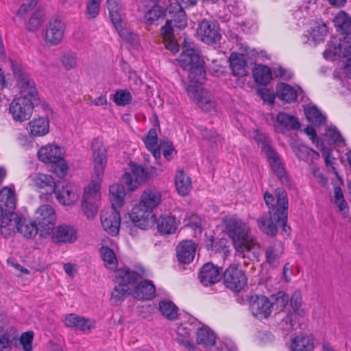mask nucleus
<instances>
[{
	"mask_svg": "<svg viewBox=\"0 0 351 351\" xmlns=\"http://www.w3.org/2000/svg\"><path fill=\"white\" fill-rule=\"evenodd\" d=\"M55 193L58 201L64 206L74 204L79 197L76 189L64 181L54 182L51 176H45V195Z\"/></svg>",
	"mask_w": 351,
	"mask_h": 351,
	"instance_id": "1a4fd4ad",
	"label": "nucleus"
},
{
	"mask_svg": "<svg viewBox=\"0 0 351 351\" xmlns=\"http://www.w3.org/2000/svg\"><path fill=\"white\" fill-rule=\"evenodd\" d=\"M65 25L58 18L51 19L49 23V27L45 32V37L51 45H56L60 43L63 38Z\"/></svg>",
	"mask_w": 351,
	"mask_h": 351,
	"instance_id": "5701e85b",
	"label": "nucleus"
},
{
	"mask_svg": "<svg viewBox=\"0 0 351 351\" xmlns=\"http://www.w3.org/2000/svg\"><path fill=\"white\" fill-rule=\"evenodd\" d=\"M44 12L42 9H38L30 17L27 29L29 32L38 30L43 23Z\"/></svg>",
	"mask_w": 351,
	"mask_h": 351,
	"instance_id": "3c124183",
	"label": "nucleus"
},
{
	"mask_svg": "<svg viewBox=\"0 0 351 351\" xmlns=\"http://www.w3.org/2000/svg\"><path fill=\"white\" fill-rule=\"evenodd\" d=\"M176 341L189 350H195V345L192 341V332L190 328L180 325L178 326Z\"/></svg>",
	"mask_w": 351,
	"mask_h": 351,
	"instance_id": "473e14b6",
	"label": "nucleus"
},
{
	"mask_svg": "<svg viewBox=\"0 0 351 351\" xmlns=\"http://www.w3.org/2000/svg\"><path fill=\"white\" fill-rule=\"evenodd\" d=\"M169 12L173 14L171 19L167 21L161 29V34L163 43L167 49L172 53H176L179 50L178 45L174 38L173 28L182 29L187 25V20L184 9L180 8L176 3H169L167 6Z\"/></svg>",
	"mask_w": 351,
	"mask_h": 351,
	"instance_id": "0eeeda50",
	"label": "nucleus"
},
{
	"mask_svg": "<svg viewBox=\"0 0 351 351\" xmlns=\"http://www.w3.org/2000/svg\"><path fill=\"white\" fill-rule=\"evenodd\" d=\"M291 306L295 314L300 317H305L308 313V309L303 306L302 304V295L300 292H294L290 298Z\"/></svg>",
	"mask_w": 351,
	"mask_h": 351,
	"instance_id": "de8ad7c7",
	"label": "nucleus"
},
{
	"mask_svg": "<svg viewBox=\"0 0 351 351\" xmlns=\"http://www.w3.org/2000/svg\"><path fill=\"white\" fill-rule=\"evenodd\" d=\"M59 60L62 67L66 71L77 68V57L75 52L71 50L60 53Z\"/></svg>",
	"mask_w": 351,
	"mask_h": 351,
	"instance_id": "4c0bfd02",
	"label": "nucleus"
},
{
	"mask_svg": "<svg viewBox=\"0 0 351 351\" xmlns=\"http://www.w3.org/2000/svg\"><path fill=\"white\" fill-rule=\"evenodd\" d=\"M223 282L227 288L239 292L247 285V278L239 265L231 264L223 272Z\"/></svg>",
	"mask_w": 351,
	"mask_h": 351,
	"instance_id": "4468645a",
	"label": "nucleus"
},
{
	"mask_svg": "<svg viewBox=\"0 0 351 351\" xmlns=\"http://www.w3.org/2000/svg\"><path fill=\"white\" fill-rule=\"evenodd\" d=\"M276 95L281 99L287 103H291L297 99V92L291 86L280 83L276 87Z\"/></svg>",
	"mask_w": 351,
	"mask_h": 351,
	"instance_id": "58836bf2",
	"label": "nucleus"
},
{
	"mask_svg": "<svg viewBox=\"0 0 351 351\" xmlns=\"http://www.w3.org/2000/svg\"><path fill=\"white\" fill-rule=\"evenodd\" d=\"M265 261L270 267L276 269L284 253V245L280 241L275 240L267 245L265 249Z\"/></svg>",
	"mask_w": 351,
	"mask_h": 351,
	"instance_id": "412c9836",
	"label": "nucleus"
},
{
	"mask_svg": "<svg viewBox=\"0 0 351 351\" xmlns=\"http://www.w3.org/2000/svg\"><path fill=\"white\" fill-rule=\"evenodd\" d=\"M144 143L146 148L152 152L153 156L157 161V164L160 166L159 160L160 159V146L158 144V134L155 129H151L146 137H145Z\"/></svg>",
	"mask_w": 351,
	"mask_h": 351,
	"instance_id": "7c9ffc66",
	"label": "nucleus"
},
{
	"mask_svg": "<svg viewBox=\"0 0 351 351\" xmlns=\"http://www.w3.org/2000/svg\"><path fill=\"white\" fill-rule=\"evenodd\" d=\"M16 197L14 191L8 187L0 191V215L14 214Z\"/></svg>",
	"mask_w": 351,
	"mask_h": 351,
	"instance_id": "393cba45",
	"label": "nucleus"
},
{
	"mask_svg": "<svg viewBox=\"0 0 351 351\" xmlns=\"http://www.w3.org/2000/svg\"><path fill=\"white\" fill-rule=\"evenodd\" d=\"M17 232L25 238L32 239L38 232V225L36 222L27 219L24 217H19L18 221Z\"/></svg>",
	"mask_w": 351,
	"mask_h": 351,
	"instance_id": "2f4dec72",
	"label": "nucleus"
},
{
	"mask_svg": "<svg viewBox=\"0 0 351 351\" xmlns=\"http://www.w3.org/2000/svg\"><path fill=\"white\" fill-rule=\"evenodd\" d=\"M256 91L257 94L265 102L271 105L274 104L275 97L273 92L266 88H258Z\"/></svg>",
	"mask_w": 351,
	"mask_h": 351,
	"instance_id": "69168bd1",
	"label": "nucleus"
},
{
	"mask_svg": "<svg viewBox=\"0 0 351 351\" xmlns=\"http://www.w3.org/2000/svg\"><path fill=\"white\" fill-rule=\"evenodd\" d=\"M17 346V335H12L8 330L0 331V351H11V344Z\"/></svg>",
	"mask_w": 351,
	"mask_h": 351,
	"instance_id": "09e8293b",
	"label": "nucleus"
},
{
	"mask_svg": "<svg viewBox=\"0 0 351 351\" xmlns=\"http://www.w3.org/2000/svg\"><path fill=\"white\" fill-rule=\"evenodd\" d=\"M34 104L31 99L18 97L14 99L10 104V113L14 120L24 121L28 120L33 112Z\"/></svg>",
	"mask_w": 351,
	"mask_h": 351,
	"instance_id": "2eb2a0df",
	"label": "nucleus"
},
{
	"mask_svg": "<svg viewBox=\"0 0 351 351\" xmlns=\"http://www.w3.org/2000/svg\"><path fill=\"white\" fill-rule=\"evenodd\" d=\"M277 122L282 127L289 130H298L300 128V123L298 119L292 115L285 112H279L276 116Z\"/></svg>",
	"mask_w": 351,
	"mask_h": 351,
	"instance_id": "79ce46f5",
	"label": "nucleus"
},
{
	"mask_svg": "<svg viewBox=\"0 0 351 351\" xmlns=\"http://www.w3.org/2000/svg\"><path fill=\"white\" fill-rule=\"evenodd\" d=\"M56 216L52 206H45V234L53 243H73L78 238L76 229L71 226L63 224L56 226Z\"/></svg>",
	"mask_w": 351,
	"mask_h": 351,
	"instance_id": "39448f33",
	"label": "nucleus"
},
{
	"mask_svg": "<svg viewBox=\"0 0 351 351\" xmlns=\"http://www.w3.org/2000/svg\"><path fill=\"white\" fill-rule=\"evenodd\" d=\"M145 275L143 269L138 271H132L128 268H121L114 272V282L118 285L113 289L110 302L114 306L120 305L122 302L130 295L132 291L128 287L134 285Z\"/></svg>",
	"mask_w": 351,
	"mask_h": 351,
	"instance_id": "423d86ee",
	"label": "nucleus"
},
{
	"mask_svg": "<svg viewBox=\"0 0 351 351\" xmlns=\"http://www.w3.org/2000/svg\"><path fill=\"white\" fill-rule=\"evenodd\" d=\"M223 269L221 267L215 265L212 263H207L202 267L198 278L201 283L204 286H210L221 278Z\"/></svg>",
	"mask_w": 351,
	"mask_h": 351,
	"instance_id": "aec40b11",
	"label": "nucleus"
},
{
	"mask_svg": "<svg viewBox=\"0 0 351 351\" xmlns=\"http://www.w3.org/2000/svg\"><path fill=\"white\" fill-rule=\"evenodd\" d=\"M155 295V286L151 280H148L141 281L132 291L133 297L140 300H152Z\"/></svg>",
	"mask_w": 351,
	"mask_h": 351,
	"instance_id": "a878e982",
	"label": "nucleus"
},
{
	"mask_svg": "<svg viewBox=\"0 0 351 351\" xmlns=\"http://www.w3.org/2000/svg\"><path fill=\"white\" fill-rule=\"evenodd\" d=\"M156 223L158 231L165 234H173L177 229L176 218L169 215H161Z\"/></svg>",
	"mask_w": 351,
	"mask_h": 351,
	"instance_id": "72a5a7b5",
	"label": "nucleus"
},
{
	"mask_svg": "<svg viewBox=\"0 0 351 351\" xmlns=\"http://www.w3.org/2000/svg\"><path fill=\"white\" fill-rule=\"evenodd\" d=\"M0 232L1 235L8 237L14 232L15 229H18V221L19 217L16 214H8L0 215Z\"/></svg>",
	"mask_w": 351,
	"mask_h": 351,
	"instance_id": "c756f323",
	"label": "nucleus"
},
{
	"mask_svg": "<svg viewBox=\"0 0 351 351\" xmlns=\"http://www.w3.org/2000/svg\"><path fill=\"white\" fill-rule=\"evenodd\" d=\"M326 136L335 143H340L343 141L340 133L336 128H330L326 130Z\"/></svg>",
	"mask_w": 351,
	"mask_h": 351,
	"instance_id": "338daca9",
	"label": "nucleus"
},
{
	"mask_svg": "<svg viewBox=\"0 0 351 351\" xmlns=\"http://www.w3.org/2000/svg\"><path fill=\"white\" fill-rule=\"evenodd\" d=\"M92 155L94 165V176L101 180L107 163L106 148L101 141L92 143Z\"/></svg>",
	"mask_w": 351,
	"mask_h": 351,
	"instance_id": "dca6fc26",
	"label": "nucleus"
},
{
	"mask_svg": "<svg viewBox=\"0 0 351 351\" xmlns=\"http://www.w3.org/2000/svg\"><path fill=\"white\" fill-rule=\"evenodd\" d=\"M155 3L151 8L148 9L144 15L145 23L148 25L158 24L162 21L165 16L167 3L169 0H154Z\"/></svg>",
	"mask_w": 351,
	"mask_h": 351,
	"instance_id": "4be33fe9",
	"label": "nucleus"
},
{
	"mask_svg": "<svg viewBox=\"0 0 351 351\" xmlns=\"http://www.w3.org/2000/svg\"><path fill=\"white\" fill-rule=\"evenodd\" d=\"M290 351H313L314 339L311 335L300 334L291 340Z\"/></svg>",
	"mask_w": 351,
	"mask_h": 351,
	"instance_id": "cd10ccee",
	"label": "nucleus"
},
{
	"mask_svg": "<svg viewBox=\"0 0 351 351\" xmlns=\"http://www.w3.org/2000/svg\"><path fill=\"white\" fill-rule=\"evenodd\" d=\"M110 199L112 208L119 209L124 202L125 192L121 184H114L109 188Z\"/></svg>",
	"mask_w": 351,
	"mask_h": 351,
	"instance_id": "c9c22d12",
	"label": "nucleus"
},
{
	"mask_svg": "<svg viewBox=\"0 0 351 351\" xmlns=\"http://www.w3.org/2000/svg\"><path fill=\"white\" fill-rule=\"evenodd\" d=\"M30 134L34 136L44 135V119L39 117L29 122Z\"/></svg>",
	"mask_w": 351,
	"mask_h": 351,
	"instance_id": "4d7b16f0",
	"label": "nucleus"
},
{
	"mask_svg": "<svg viewBox=\"0 0 351 351\" xmlns=\"http://www.w3.org/2000/svg\"><path fill=\"white\" fill-rule=\"evenodd\" d=\"M178 62L184 70L189 71V84L186 87L188 96L204 111L215 110V102L212 99L210 93L202 86L206 72L204 61L201 59L197 50L185 47Z\"/></svg>",
	"mask_w": 351,
	"mask_h": 351,
	"instance_id": "f257e3e1",
	"label": "nucleus"
},
{
	"mask_svg": "<svg viewBox=\"0 0 351 351\" xmlns=\"http://www.w3.org/2000/svg\"><path fill=\"white\" fill-rule=\"evenodd\" d=\"M346 37H343L345 40ZM351 53V45H348L342 38H334L330 42L328 47L324 52V56L326 59H332L335 56H346Z\"/></svg>",
	"mask_w": 351,
	"mask_h": 351,
	"instance_id": "b1692460",
	"label": "nucleus"
},
{
	"mask_svg": "<svg viewBox=\"0 0 351 351\" xmlns=\"http://www.w3.org/2000/svg\"><path fill=\"white\" fill-rule=\"evenodd\" d=\"M129 166L131 172H125L123 176V180L132 191L143 184H145L149 179L158 176L163 171L161 165L158 168L152 166L145 168L141 165L131 161Z\"/></svg>",
	"mask_w": 351,
	"mask_h": 351,
	"instance_id": "6e6552de",
	"label": "nucleus"
},
{
	"mask_svg": "<svg viewBox=\"0 0 351 351\" xmlns=\"http://www.w3.org/2000/svg\"><path fill=\"white\" fill-rule=\"evenodd\" d=\"M273 302L265 295H254L250 300V309L258 319L268 318L272 311Z\"/></svg>",
	"mask_w": 351,
	"mask_h": 351,
	"instance_id": "f3484780",
	"label": "nucleus"
},
{
	"mask_svg": "<svg viewBox=\"0 0 351 351\" xmlns=\"http://www.w3.org/2000/svg\"><path fill=\"white\" fill-rule=\"evenodd\" d=\"M252 75L254 81L259 84L267 85L272 79L270 68L263 64H258L254 66Z\"/></svg>",
	"mask_w": 351,
	"mask_h": 351,
	"instance_id": "e433bc0d",
	"label": "nucleus"
},
{
	"mask_svg": "<svg viewBox=\"0 0 351 351\" xmlns=\"http://www.w3.org/2000/svg\"><path fill=\"white\" fill-rule=\"evenodd\" d=\"M162 201V194L154 188H146L142 193L138 204L133 207L130 218L141 229L145 230L156 221L154 210Z\"/></svg>",
	"mask_w": 351,
	"mask_h": 351,
	"instance_id": "7ed1b4c3",
	"label": "nucleus"
},
{
	"mask_svg": "<svg viewBox=\"0 0 351 351\" xmlns=\"http://www.w3.org/2000/svg\"><path fill=\"white\" fill-rule=\"evenodd\" d=\"M277 197L275 212L269 210L267 215L257 219L259 229L269 236H275L278 230L276 225L282 227L285 232H287V222L288 215V198L287 192L282 189L276 190Z\"/></svg>",
	"mask_w": 351,
	"mask_h": 351,
	"instance_id": "20e7f679",
	"label": "nucleus"
},
{
	"mask_svg": "<svg viewBox=\"0 0 351 351\" xmlns=\"http://www.w3.org/2000/svg\"><path fill=\"white\" fill-rule=\"evenodd\" d=\"M14 77L17 80V85L20 89L19 97L31 99L33 102L38 101V91L35 86V82L23 71L20 65L10 60Z\"/></svg>",
	"mask_w": 351,
	"mask_h": 351,
	"instance_id": "ddd939ff",
	"label": "nucleus"
},
{
	"mask_svg": "<svg viewBox=\"0 0 351 351\" xmlns=\"http://www.w3.org/2000/svg\"><path fill=\"white\" fill-rule=\"evenodd\" d=\"M64 154V148L57 144L45 146V159L51 164L50 171L60 178L65 177L69 170Z\"/></svg>",
	"mask_w": 351,
	"mask_h": 351,
	"instance_id": "f8f14e48",
	"label": "nucleus"
},
{
	"mask_svg": "<svg viewBox=\"0 0 351 351\" xmlns=\"http://www.w3.org/2000/svg\"><path fill=\"white\" fill-rule=\"evenodd\" d=\"M281 318L280 325L285 330H290L294 326V321L293 319V314L291 312H281L278 314Z\"/></svg>",
	"mask_w": 351,
	"mask_h": 351,
	"instance_id": "052dcab7",
	"label": "nucleus"
},
{
	"mask_svg": "<svg viewBox=\"0 0 351 351\" xmlns=\"http://www.w3.org/2000/svg\"><path fill=\"white\" fill-rule=\"evenodd\" d=\"M228 236L233 241L237 252L243 257L258 258L261 252L260 244L252 237L249 226L241 219L229 217L224 220Z\"/></svg>",
	"mask_w": 351,
	"mask_h": 351,
	"instance_id": "f03ea898",
	"label": "nucleus"
},
{
	"mask_svg": "<svg viewBox=\"0 0 351 351\" xmlns=\"http://www.w3.org/2000/svg\"><path fill=\"white\" fill-rule=\"evenodd\" d=\"M100 252L106 266L110 269H115L117 266V260L114 252L108 247L103 246L100 249Z\"/></svg>",
	"mask_w": 351,
	"mask_h": 351,
	"instance_id": "8fccbe9b",
	"label": "nucleus"
},
{
	"mask_svg": "<svg viewBox=\"0 0 351 351\" xmlns=\"http://www.w3.org/2000/svg\"><path fill=\"white\" fill-rule=\"evenodd\" d=\"M95 177L90 183L84 188L82 209L88 219H93L97 215L98 204L100 200V182Z\"/></svg>",
	"mask_w": 351,
	"mask_h": 351,
	"instance_id": "9d476101",
	"label": "nucleus"
},
{
	"mask_svg": "<svg viewBox=\"0 0 351 351\" xmlns=\"http://www.w3.org/2000/svg\"><path fill=\"white\" fill-rule=\"evenodd\" d=\"M293 151L298 159L305 161H308L310 158L312 160H317L319 157L318 152L302 145L293 147Z\"/></svg>",
	"mask_w": 351,
	"mask_h": 351,
	"instance_id": "37998d69",
	"label": "nucleus"
},
{
	"mask_svg": "<svg viewBox=\"0 0 351 351\" xmlns=\"http://www.w3.org/2000/svg\"><path fill=\"white\" fill-rule=\"evenodd\" d=\"M269 300L273 302V306L276 304L278 308H284L290 300L289 295L282 291L271 295Z\"/></svg>",
	"mask_w": 351,
	"mask_h": 351,
	"instance_id": "bf43d9fd",
	"label": "nucleus"
},
{
	"mask_svg": "<svg viewBox=\"0 0 351 351\" xmlns=\"http://www.w3.org/2000/svg\"><path fill=\"white\" fill-rule=\"evenodd\" d=\"M328 34V27L326 23H317L311 29V35L315 42L324 40Z\"/></svg>",
	"mask_w": 351,
	"mask_h": 351,
	"instance_id": "6e6d98bb",
	"label": "nucleus"
},
{
	"mask_svg": "<svg viewBox=\"0 0 351 351\" xmlns=\"http://www.w3.org/2000/svg\"><path fill=\"white\" fill-rule=\"evenodd\" d=\"M338 31L349 36L351 34V17L345 12H340L333 20Z\"/></svg>",
	"mask_w": 351,
	"mask_h": 351,
	"instance_id": "ea45409f",
	"label": "nucleus"
},
{
	"mask_svg": "<svg viewBox=\"0 0 351 351\" xmlns=\"http://www.w3.org/2000/svg\"><path fill=\"white\" fill-rule=\"evenodd\" d=\"M112 23L114 25L120 37H121L123 40L132 44H135L137 42V36L135 34L131 32L128 29H127L124 26L125 24L123 22L121 18H120L119 21H112Z\"/></svg>",
	"mask_w": 351,
	"mask_h": 351,
	"instance_id": "c03bdc74",
	"label": "nucleus"
},
{
	"mask_svg": "<svg viewBox=\"0 0 351 351\" xmlns=\"http://www.w3.org/2000/svg\"><path fill=\"white\" fill-rule=\"evenodd\" d=\"M100 220L103 228L111 235H117L119 231L121 217L118 209L108 208L101 211Z\"/></svg>",
	"mask_w": 351,
	"mask_h": 351,
	"instance_id": "a211bd4d",
	"label": "nucleus"
},
{
	"mask_svg": "<svg viewBox=\"0 0 351 351\" xmlns=\"http://www.w3.org/2000/svg\"><path fill=\"white\" fill-rule=\"evenodd\" d=\"M196 338L199 344L206 347L213 346L216 339L215 333L207 327L199 328L196 332Z\"/></svg>",
	"mask_w": 351,
	"mask_h": 351,
	"instance_id": "a19ab883",
	"label": "nucleus"
},
{
	"mask_svg": "<svg viewBox=\"0 0 351 351\" xmlns=\"http://www.w3.org/2000/svg\"><path fill=\"white\" fill-rule=\"evenodd\" d=\"M29 184L36 189H41L44 184V175L40 173H34L28 178Z\"/></svg>",
	"mask_w": 351,
	"mask_h": 351,
	"instance_id": "e2e57ef3",
	"label": "nucleus"
},
{
	"mask_svg": "<svg viewBox=\"0 0 351 351\" xmlns=\"http://www.w3.org/2000/svg\"><path fill=\"white\" fill-rule=\"evenodd\" d=\"M197 37L204 43H215L221 38L218 25L211 21L203 20L197 29Z\"/></svg>",
	"mask_w": 351,
	"mask_h": 351,
	"instance_id": "6ab92c4d",
	"label": "nucleus"
},
{
	"mask_svg": "<svg viewBox=\"0 0 351 351\" xmlns=\"http://www.w3.org/2000/svg\"><path fill=\"white\" fill-rule=\"evenodd\" d=\"M79 319V315L72 313L65 317L64 322L67 327L76 328Z\"/></svg>",
	"mask_w": 351,
	"mask_h": 351,
	"instance_id": "774afa93",
	"label": "nucleus"
},
{
	"mask_svg": "<svg viewBox=\"0 0 351 351\" xmlns=\"http://www.w3.org/2000/svg\"><path fill=\"white\" fill-rule=\"evenodd\" d=\"M132 98V95L127 89H120L114 94L113 101L118 106H125L131 102Z\"/></svg>",
	"mask_w": 351,
	"mask_h": 351,
	"instance_id": "864d4df0",
	"label": "nucleus"
},
{
	"mask_svg": "<svg viewBox=\"0 0 351 351\" xmlns=\"http://www.w3.org/2000/svg\"><path fill=\"white\" fill-rule=\"evenodd\" d=\"M196 246L192 241H183L177 247V256L182 263H191L195 254Z\"/></svg>",
	"mask_w": 351,
	"mask_h": 351,
	"instance_id": "bb28decb",
	"label": "nucleus"
},
{
	"mask_svg": "<svg viewBox=\"0 0 351 351\" xmlns=\"http://www.w3.org/2000/svg\"><path fill=\"white\" fill-rule=\"evenodd\" d=\"M94 328V321L80 316V319H78V323L76 327L77 329L83 331L84 332H89Z\"/></svg>",
	"mask_w": 351,
	"mask_h": 351,
	"instance_id": "0e129e2a",
	"label": "nucleus"
},
{
	"mask_svg": "<svg viewBox=\"0 0 351 351\" xmlns=\"http://www.w3.org/2000/svg\"><path fill=\"white\" fill-rule=\"evenodd\" d=\"M175 184L178 193L182 196L186 195L192 188L191 178L182 169H179L176 174Z\"/></svg>",
	"mask_w": 351,
	"mask_h": 351,
	"instance_id": "f704fd0d",
	"label": "nucleus"
},
{
	"mask_svg": "<svg viewBox=\"0 0 351 351\" xmlns=\"http://www.w3.org/2000/svg\"><path fill=\"white\" fill-rule=\"evenodd\" d=\"M159 310L161 312L162 315L169 320H175L178 317V308L171 302H160Z\"/></svg>",
	"mask_w": 351,
	"mask_h": 351,
	"instance_id": "49530a36",
	"label": "nucleus"
},
{
	"mask_svg": "<svg viewBox=\"0 0 351 351\" xmlns=\"http://www.w3.org/2000/svg\"><path fill=\"white\" fill-rule=\"evenodd\" d=\"M255 140L258 143H261V149L265 153V155L274 173L282 183H288V177L286 175L280 158L278 154L271 147L267 137L262 134H257L255 137Z\"/></svg>",
	"mask_w": 351,
	"mask_h": 351,
	"instance_id": "9b49d317",
	"label": "nucleus"
},
{
	"mask_svg": "<svg viewBox=\"0 0 351 351\" xmlns=\"http://www.w3.org/2000/svg\"><path fill=\"white\" fill-rule=\"evenodd\" d=\"M107 5L112 21H118L121 18V0H107Z\"/></svg>",
	"mask_w": 351,
	"mask_h": 351,
	"instance_id": "603ef678",
	"label": "nucleus"
},
{
	"mask_svg": "<svg viewBox=\"0 0 351 351\" xmlns=\"http://www.w3.org/2000/svg\"><path fill=\"white\" fill-rule=\"evenodd\" d=\"M305 116L312 124L315 126L323 125L326 122V117L315 106H310L305 109Z\"/></svg>",
	"mask_w": 351,
	"mask_h": 351,
	"instance_id": "a18cd8bd",
	"label": "nucleus"
},
{
	"mask_svg": "<svg viewBox=\"0 0 351 351\" xmlns=\"http://www.w3.org/2000/svg\"><path fill=\"white\" fill-rule=\"evenodd\" d=\"M230 66L233 75L244 77L247 74V64L245 56L241 53H232L229 58Z\"/></svg>",
	"mask_w": 351,
	"mask_h": 351,
	"instance_id": "c85d7f7f",
	"label": "nucleus"
},
{
	"mask_svg": "<svg viewBox=\"0 0 351 351\" xmlns=\"http://www.w3.org/2000/svg\"><path fill=\"white\" fill-rule=\"evenodd\" d=\"M34 339V332L27 331L23 332L19 338L17 337V346H21L24 351L32 350V341Z\"/></svg>",
	"mask_w": 351,
	"mask_h": 351,
	"instance_id": "5fc2aeb1",
	"label": "nucleus"
},
{
	"mask_svg": "<svg viewBox=\"0 0 351 351\" xmlns=\"http://www.w3.org/2000/svg\"><path fill=\"white\" fill-rule=\"evenodd\" d=\"M101 0H88L86 9V14L88 19L96 18L100 11V5Z\"/></svg>",
	"mask_w": 351,
	"mask_h": 351,
	"instance_id": "13d9d810",
	"label": "nucleus"
},
{
	"mask_svg": "<svg viewBox=\"0 0 351 351\" xmlns=\"http://www.w3.org/2000/svg\"><path fill=\"white\" fill-rule=\"evenodd\" d=\"M335 203L337 205L339 210L344 211L348 209V203L345 200L341 189L335 186L334 189Z\"/></svg>",
	"mask_w": 351,
	"mask_h": 351,
	"instance_id": "680f3d73",
	"label": "nucleus"
}]
</instances>
